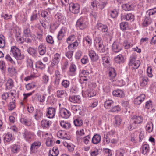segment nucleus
Masks as SVG:
<instances>
[{
    "instance_id": "nucleus-1",
    "label": "nucleus",
    "mask_w": 156,
    "mask_h": 156,
    "mask_svg": "<svg viewBox=\"0 0 156 156\" xmlns=\"http://www.w3.org/2000/svg\"><path fill=\"white\" fill-rule=\"evenodd\" d=\"M156 15V8L150 9L146 12L147 16L145 18L144 20L143 23V26L147 27L152 22L151 19L149 17L151 15Z\"/></svg>"
},
{
    "instance_id": "nucleus-2",
    "label": "nucleus",
    "mask_w": 156,
    "mask_h": 156,
    "mask_svg": "<svg viewBox=\"0 0 156 156\" xmlns=\"http://www.w3.org/2000/svg\"><path fill=\"white\" fill-rule=\"evenodd\" d=\"M11 54L17 59L21 60L24 58L23 54H21L20 50L16 46H12L10 50Z\"/></svg>"
},
{
    "instance_id": "nucleus-3",
    "label": "nucleus",
    "mask_w": 156,
    "mask_h": 156,
    "mask_svg": "<svg viewBox=\"0 0 156 156\" xmlns=\"http://www.w3.org/2000/svg\"><path fill=\"white\" fill-rule=\"evenodd\" d=\"M80 6L77 3H71L69 5V9L70 12L74 14H77L79 12Z\"/></svg>"
},
{
    "instance_id": "nucleus-4",
    "label": "nucleus",
    "mask_w": 156,
    "mask_h": 156,
    "mask_svg": "<svg viewBox=\"0 0 156 156\" xmlns=\"http://www.w3.org/2000/svg\"><path fill=\"white\" fill-rule=\"evenodd\" d=\"M59 113L62 117L64 119L68 118L71 115L70 112L67 109L64 108L61 109Z\"/></svg>"
},
{
    "instance_id": "nucleus-5",
    "label": "nucleus",
    "mask_w": 156,
    "mask_h": 156,
    "mask_svg": "<svg viewBox=\"0 0 156 156\" xmlns=\"http://www.w3.org/2000/svg\"><path fill=\"white\" fill-rule=\"evenodd\" d=\"M56 110L52 107L47 108L46 116L49 118H52L54 117L55 114Z\"/></svg>"
},
{
    "instance_id": "nucleus-6",
    "label": "nucleus",
    "mask_w": 156,
    "mask_h": 156,
    "mask_svg": "<svg viewBox=\"0 0 156 156\" xmlns=\"http://www.w3.org/2000/svg\"><path fill=\"white\" fill-rule=\"evenodd\" d=\"M76 26L81 30L85 29L87 26L85 20L83 18H80L76 22Z\"/></svg>"
},
{
    "instance_id": "nucleus-7",
    "label": "nucleus",
    "mask_w": 156,
    "mask_h": 156,
    "mask_svg": "<svg viewBox=\"0 0 156 156\" xmlns=\"http://www.w3.org/2000/svg\"><path fill=\"white\" fill-rule=\"evenodd\" d=\"M112 49L115 52H118L122 49V45L118 42H114L112 44Z\"/></svg>"
},
{
    "instance_id": "nucleus-8",
    "label": "nucleus",
    "mask_w": 156,
    "mask_h": 156,
    "mask_svg": "<svg viewBox=\"0 0 156 156\" xmlns=\"http://www.w3.org/2000/svg\"><path fill=\"white\" fill-rule=\"evenodd\" d=\"M146 96L144 94H141L139 96L136 98L134 103L135 104L139 105L144 100Z\"/></svg>"
},
{
    "instance_id": "nucleus-9",
    "label": "nucleus",
    "mask_w": 156,
    "mask_h": 156,
    "mask_svg": "<svg viewBox=\"0 0 156 156\" xmlns=\"http://www.w3.org/2000/svg\"><path fill=\"white\" fill-rule=\"evenodd\" d=\"M60 59V55L58 53L55 54L54 56V58L52 59L51 66L53 67L55 65H56L58 64Z\"/></svg>"
},
{
    "instance_id": "nucleus-10",
    "label": "nucleus",
    "mask_w": 156,
    "mask_h": 156,
    "mask_svg": "<svg viewBox=\"0 0 156 156\" xmlns=\"http://www.w3.org/2000/svg\"><path fill=\"white\" fill-rule=\"evenodd\" d=\"M14 139V137L13 136L12 134L9 133L5 134L3 137V141L5 144H7L13 140Z\"/></svg>"
},
{
    "instance_id": "nucleus-11",
    "label": "nucleus",
    "mask_w": 156,
    "mask_h": 156,
    "mask_svg": "<svg viewBox=\"0 0 156 156\" xmlns=\"http://www.w3.org/2000/svg\"><path fill=\"white\" fill-rule=\"evenodd\" d=\"M55 17L58 21L62 24H64L66 22L65 16L60 13H57L55 15Z\"/></svg>"
},
{
    "instance_id": "nucleus-12",
    "label": "nucleus",
    "mask_w": 156,
    "mask_h": 156,
    "mask_svg": "<svg viewBox=\"0 0 156 156\" xmlns=\"http://www.w3.org/2000/svg\"><path fill=\"white\" fill-rule=\"evenodd\" d=\"M89 55L91 60L93 61H97L99 58L98 54H96L95 52L93 50H90L89 51Z\"/></svg>"
},
{
    "instance_id": "nucleus-13",
    "label": "nucleus",
    "mask_w": 156,
    "mask_h": 156,
    "mask_svg": "<svg viewBox=\"0 0 156 156\" xmlns=\"http://www.w3.org/2000/svg\"><path fill=\"white\" fill-rule=\"evenodd\" d=\"M70 101L74 103H79L81 102V97L79 95H73L69 98Z\"/></svg>"
},
{
    "instance_id": "nucleus-14",
    "label": "nucleus",
    "mask_w": 156,
    "mask_h": 156,
    "mask_svg": "<svg viewBox=\"0 0 156 156\" xmlns=\"http://www.w3.org/2000/svg\"><path fill=\"white\" fill-rule=\"evenodd\" d=\"M143 118L141 116L134 115L131 119V121L135 122L137 124L141 123L143 121Z\"/></svg>"
},
{
    "instance_id": "nucleus-15",
    "label": "nucleus",
    "mask_w": 156,
    "mask_h": 156,
    "mask_svg": "<svg viewBox=\"0 0 156 156\" xmlns=\"http://www.w3.org/2000/svg\"><path fill=\"white\" fill-rule=\"evenodd\" d=\"M101 139V137L100 135L98 134L94 135L92 139V142L94 144H97L99 143Z\"/></svg>"
},
{
    "instance_id": "nucleus-16",
    "label": "nucleus",
    "mask_w": 156,
    "mask_h": 156,
    "mask_svg": "<svg viewBox=\"0 0 156 156\" xmlns=\"http://www.w3.org/2000/svg\"><path fill=\"white\" fill-rule=\"evenodd\" d=\"M122 19H124L127 21H130L132 22L134 20V16L131 13L127 14L125 16H121Z\"/></svg>"
},
{
    "instance_id": "nucleus-17",
    "label": "nucleus",
    "mask_w": 156,
    "mask_h": 156,
    "mask_svg": "<svg viewBox=\"0 0 156 156\" xmlns=\"http://www.w3.org/2000/svg\"><path fill=\"white\" fill-rule=\"evenodd\" d=\"M60 124L63 128L66 129H68L71 127V125L69 122L64 120L61 121L60 122Z\"/></svg>"
},
{
    "instance_id": "nucleus-18",
    "label": "nucleus",
    "mask_w": 156,
    "mask_h": 156,
    "mask_svg": "<svg viewBox=\"0 0 156 156\" xmlns=\"http://www.w3.org/2000/svg\"><path fill=\"white\" fill-rule=\"evenodd\" d=\"M112 94L114 96L119 97H123L124 96L123 92L119 89H117L113 91Z\"/></svg>"
},
{
    "instance_id": "nucleus-19",
    "label": "nucleus",
    "mask_w": 156,
    "mask_h": 156,
    "mask_svg": "<svg viewBox=\"0 0 156 156\" xmlns=\"http://www.w3.org/2000/svg\"><path fill=\"white\" fill-rule=\"evenodd\" d=\"M122 7L125 11L133 10L134 9L133 6L129 3L123 4L122 5Z\"/></svg>"
},
{
    "instance_id": "nucleus-20",
    "label": "nucleus",
    "mask_w": 156,
    "mask_h": 156,
    "mask_svg": "<svg viewBox=\"0 0 156 156\" xmlns=\"http://www.w3.org/2000/svg\"><path fill=\"white\" fill-rule=\"evenodd\" d=\"M61 76L60 72L58 70H56L55 74V83L56 85H58L59 83V82L61 79Z\"/></svg>"
},
{
    "instance_id": "nucleus-21",
    "label": "nucleus",
    "mask_w": 156,
    "mask_h": 156,
    "mask_svg": "<svg viewBox=\"0 0 156 156\" xmlns=\"http://www.w3.org/2000/svg\"><path fill=\"white\" fill-rule=\"evenodd\" d=\"M98 28L99 30L102 32H107L108 30L107 26L106 25H104L101 23L98 24Z\"/></svg>"
},
{
    "instance_id": "nucleus-22",
    "label": "nucleus",
    "mask_w": 156,
    "mask_h": 156,
    "mask_svg": "<svg viewBox=\"0 0 156 156\" xmlns=\"http://www.w3.org/2000/svg\"><path fill=\"white\" fill-rule=\"evenodd\" d=\"M51 124V122L44 119L41 122V125L43 128H48Z\"/></svg>"
},
{
    "instance_id": "nucleus-23",
    "label": "nucleus",
    "mask_w": 156,
    "mask_h": 156,
    "mask_svg": "<svg viewBox=\"0 0 156 156\" xmlns=\"http://www.w3.org/2000/svg\"><path fill=\"white\" fill-rule=\"evenodd\" d=\"M59 154V151L58 148L56 147H53L52 151L50 150L49 151V155L51 156H57Z\"/></svg>"
},
{
    "instance_id": "nucleus-24",
    "label": "nucleus",
    "mask_w": 156,
    "mask_h": 156,
    "mask_svg": "<svg viewBox=\"0 0 156 156\" xmlns=\"http://www.w3.org/2000/svg\"><path fill=\"white\" fill-rule=\"evenodd\" d=\"M38 51L41 55H43L46 52V48L44 45L41 44L38 47Z\"/></svg>"
},
{
    "instance_id": "nucleus-25",
    "label": "nucleus",
    "mask_w": 156,
    "mask_h": 156,
    "mask_svg": "<svg viewBox=\"0 0 156 156\" xmlns=\"http://www.w3.org/2000/svg\"><path fill=\"white\" fill-rule=\"evenodd\" d=\"M113 104V101L111 100H106L104 103V106L105 108L107 109H110L111 107Z\"/></svg>"
},
{
    "instance_id": "nucleus-26",
    "label": "nucleus",
    "mask_w": 156,
    "mask_h": 156,
    "mask_svg": "<svg viewBox=\"0 0 156 156\" xmlns=\"http://www.w3.org/2000/svg\"><path fill=\"white\" fill-rule=\"evenodd\" d=\"M8 71L9 75L11 76H15L17 73L15 68L12 66L8 68Z\"/></svg>"
},
{
    "instance_id": "nucleus-27",
    "label": "nucleus",
    "mask_w": 156,
    "mask_h": 156,
    "mask_svg": "<svg viewBox=\"0 0 156 156\" xmlns=\"http://www.w3.org/2000/svg\"><path fill=\"white\" fill-rule=\"evenodd\" d=\"M65 32V28L62 27L59 32L57 36V38L59 40H61L64 37Z\"/></svg>"
},
{
    "instance_id": "nucleus-28",
    "label": "nucleus",
    "mask_w": 156,
    "mask_h": 156,
    "mask_svg": "<svg viewBox=\"0 0 156 156\" xmlns=\"http://www.w3.org/2000/svg\"><path fill=\"white\" fill-rule=\"evenodd\" d=\"M86 92L87 94L88 98L95 96L96 94V92L92 88H89L87 89V91H86Z\"/></svg>"
},
{
    "instance_id": "nucleus-29",
    "label": "nucleus",
    "mask_w": 156,
    "mask_h": 156,
    "mask_svg": "<svg viewBox=\"0 0 156 156\" xmlns=\"http://www.w3.org/2000/svg\"><path fill=\"white\" fill-rule=\"evenodd\" d=\"M115 62L118 63L123 62L124 61V58L122 55L121 54L118 55L114 59Z\"/></svg>"
},
{
    "instance_id": "nucleus-30",
    "label": "nucleus",
    "mask_w": 156,
    "mask_h": 156,
    "mask_svg": "<svg viewBox=\"0 0 156 156\" xmlns=\"http://www.w3.org/2000/svg\"><path fill=\"white\" fill-rule=\"evenodd\" d=\"M116 75V72L115 69L112 67L109 68V76L112 78H114Z\"/></svg>"
},
{
    "instance_id": "nucleus-31",
    "label": "nucleus",
    "mask_w": 156,
    "mask_h": 156,
    "mask_svg": "<svg viewBox=\"0 0 156 156\" xmlns=\"http://www.w3.org/2000/svg\"><path fill=\"white\" fill-rule=\"evenodd\" d=\"M36 66L37 68L43 70L45 67V64L43 63L42 62L40 61H37L36 64Z\"/></svg>"
},
{
    "instance_id": "nucleus-32",
    "label": "nucleus",
    "mask_w": 156,
    "mask_h": 156,
    "mask_svg": "<svg viewBox=\"0 0 156 156\" xmlns=\"http://www.w3.org/2000/svg\"><path fill=\"white\" fill-rule=\"evenodd\" d=\"M36 111V113L34 116L36 119L37 120L42 117L43 115V113L40 109H37Z\"/></svg>"
},
{
    "instance_id": "nucleus-33",
    "label": "nucleus",
    "mask_w": 156,
    "mask_h": 156,
    "mask_svg": "<svg viewBox=\"0 0 156 156\" xmlns=\"http://www.w3.org/2000/svg\"><path fill=\"white\" fill-rule=\"evenodd\" d=\"M115 125L116 126H119L121 123L122 119L119 115H117L115 118Z\"/></svg>"
},
{
    "instance_id": "nucleus-34",
    "label": "nucleus",
    "mask_w": 156,
    "mask_h": 156,
    "mask_svg": "<svg viewBox=\"0 0 156 156\" xmlns=\"http://www.w3.org/2000/svg\"><path fill=\"white\" fill-rule=\"evenodd\" d=\"M153 124L151 122H148L146 127V130L148 132H151L153 130Z\"/></svg>"
},
{
    "instance_id": "nucleus-35",
    "label": "nucleus",
    "mask_w": 156,
    "mask_h": 156,
    "mask_svg": "<svg viewBox=\"0 0 156 156\" xmlns=\"http://www.w3.org/2000/svg\"><path fill=\"white\" fill-rule=\"evenodd\" d=\"M5 37L3 35H0V48H3L5 46Z\"/></svg>"
},
{
    "instance_id": "nucleus-36",
    "label": "nucleus",
    "mask_w": 156,
    "mask_h": 156,
    "mask_svg": "<svg viewBox=\"0 0 156 156\" xmlns=\"http://www.w3.org/2000/svg\"><path fill=\"white\" fill-rule=\"evenodd\" d=\"M28 52L33 56H35L37 55V52L36 49L30 47L27 50Z\"/></svg>"
},
{
    "instance_id": "nucleus-37",
    "label": "nucleus",
    "mask_w": 156,
    "mask_h": 156,
    "mask_svg": "<svg viewBox=\"0 0 156 156\" xmlns=\"http://www.w3.org/2000/svg\"><path fill=\"white\" fill-rule=\"evenodd\" d=\"M138 124L135 122H134L133 121L131 120V123L129 126L128 127V129L129 131L132 130L136 128L138 126Z\"/></svg>"
},
{
    "instance_id": "nucleus-38",
    "label": "nucleus",
    "mask_w": 156,
    "mask_h": 156,
    "mask_svg": "<svg viewBox=\"0 0 156 156\" xmlns=\"http://www.w3.org/2000/svg\"><path fill=\"white\" fill-rule=\"evenodd\" d=\"M90 78L88 76H83L80 77V80L81 83H86L89 80Z\"/></svg>"
},
{
    "instance_id": "nucleus-39",
    "label": "nucleus",
    "mask_w": 156,
    "mask_h": 156,
    "mask_svg": "<svg viewBox=\"0 0 156 156\" xmlns=\"http://www.w3.org/2000/svg\"><path fill=\"white\" fill-rule=\"evenodd\" d=\"M74 124L76 126H80L83 125V121L80 119L78 118L74 120Z\"/></svg>"
},
{
    "instance_id": "nucleus-40",
    "label": "nucleus",
    "mask_w": 156,
    "mask_h": 156,
    "mask_svg": "<svg viewBox=\"0 0 156 156\" xmlns=\"http://www.w3.org/2000/svg\"><path fill=\"white\" fill-rule=\"evenodd\" d=\"M20 147L19 145L14 144L11 147V151L14 153H16L20 149Z\"/></svg>"
},
{
    "instance_id": "nucleus-41",
    "label": "nucleus",
    "mask_w": 156,
    "mask_h": 156,
    "mask_svg": "<svg viewBox=\"0 0 156 156\" xmlns=\"http://www.w3.org/2000/svg\"><path fill=\"white\" fill-rule=\"evenodd\" d=\"M21 122L25 125L27 126H30L31 124L30 121L29 120L22 118L20 120Z\"/></svg>"
},
{
    "instance_id": "nucleus-42",
    "label": "nucleus",
    "mask_w": 156,
    "mask_h": 156,
    "mask_svg": "<svg viewBox=\"0 0 156 156\" xmlns=\"http://www.w3.org/2000/svg\"><path fill=\"white\" fill-rule=\"evenodd\" d=\"M41 145V143L40 141H37L34 142L31 145L30 149L33 150L35 148H37Z\"/></svg>"
},
{
    "instance_id": "nucleus-43",
    "label": "nucleus",
    "mask_w": 156,
    "mask_h": 156,
    "mask_svg": "<svg viewBox=\"0 0 156 156\" xmlns=\"http://www.w3.org/2000/svg\"><path fill=\"white\" fill-rule=\"evenodd\" d=\"M136 60V56L134 55H132L130 58L129 65L130 66H133V63L135 62Z\"/></svg>"
},
{
    "instance_id": "nucleus-44",
    "label": "nucleus",
    "mask_w": 156,
    "mask_h": 156,
    "mask_svg": "<svg viewBox=\"0 0 156 156\" xmlns=\"http://www.w3.org/2000/svg\"><path fill=\"white\" fill-rule=\"evenodd\" d=\"M14 99V98H12V101L10 103L8 106L9 109V110L12 111L13 110L15 107V99Z\"/></svg>"
},
{
    "instance_id": "nucleus-45",
    "label": "nucleus",
    "mask_w": 156,
    "mask_h": 156,
    "mask_svg": "<svg viewBox=\"0 0 156 156\" xmlns=\"http://www.w3.org/2000/svg\"><path fill=\"white\" fill-rule=\"evenodd\" d=\"M98 50L101 53H104L107 51L104 46L102 44H98Z\"/></svg>"
},
{
    "instance_id": "nucleus-46",
    "label": "nucleus",
    "mask_w": 156,
    "mask_h": 156,
    "mask_svg": "<svg viewBox=\"0 0 156 156\" xmlns=\"http://www.w3.org/2000/svg\"><path fill=\"white\" fill-rule=\"evenodd\" d=\"M0 69L3 72H4L6 70L5 64L3 61L0 62Z\"/></svg>"
},
{
    "instance_id": "nucleus-47",
    "label": "nucleus",
    "mask_w": 156,
    "mask_h": 156,
    "mask_svg": "<svg viewBox=\"0 0 156 156\" xmlns=\"http://www.w3.org/2000/svg\"><path fill=\"white\" fill-rule=\"evenodd\" d=\"M120 27L122 30H125L128 27V23L126 22H122L120 23Z\"/></svg>"
},
{
    "instance_id": "nucleus-48",
    "label": "nucleus",
    "mask_w": 156,
    "mask_h": 156,
    "mask_svg": "<svg viewBox=\"0 0 156 156\" xmlns=\"http://www.w3.org/2000/svg\"><path fill=\"white\" fill-rule=\"evenodd\" d=\"M14 82L11 79H9L6 83V87L9 88L14 87Z\"/></svg>"
},
{
    "instance_id": "nucleus-49",
    "label": "nucleus",
    "mask_w": 156,
    "mask_h": 156,
    "mask_svg": "<svg viewBox=\"0 0 156 156\" xmlns=\"http://www.w3.org/2000/svg\"><path fill=\"white\" fill-rule=\"evenodd\" d=\"M69 44V45L68 47V48L69 49H70L71 48H76L77 47L78 45V43L77 41V40H76L72 44L70 43Z\"/></svg>"
},
{
    "instance_id": "nucleus-50",
    "label": "nucleus",
    "mask_w": 156,
    "mask_h": 156,
    "mask_svg": "<svg viewBox=\"0 0 156 156\" xmlns=\"http://www.w3.org/2000/svg\"><path fill=\"white\" fill-rule=\"evenodd\" d=\"M149 147L148 145L145 144L144 145L143 147V154H145L149 151Z\"/></svg>"
},
{
    "instance_id": "nucleus-51",
    "label": "nucleus",
    "mask_w": 156,
    "mask_h": 156,
    "mask_svg": "<svg viewBox=\"0 0 156 156\" xmlns=\"http://www.w3.org/2000/svg\"><path fill=\"white\" fill-rule=\"evenodd\" d=\"M46 40L47 42L50 44H53L54 43V40L52 37L50 35H48L46 37Z\"/></svg>"
},
{
    "instance_id": "nucleus-52",
    "label": "nucleus",
    "mask_w": 156,
    "mask_h": 156,
    "mask_svg": "<svg viewBox=\"0 0 156 156\" xmlns=\"http://www.w3.org/2000/svg\"><path fill=\"white\" fill-rule=\"evenodd\" d=\"M140 64V61L139 60H137L135 62L133 63V68L135 69L138 68Z\"/></svg>"
},
{
    "instance_id": "nucleus-53",
    "label": "nucleus",
    "mask_w": 156,
    "mask_h": 156,
    "mask_svg": "<svg viewBox=\"0 0 156 156\" xmlns=\"http://www.w3.org/2000/svg\"><path fill=\"white\" fill-rule=\"evenodd\" d=\"M39 15V13H33L30 17V20L32 21L34 20H37L38 18V16Z\"/></svg>"
},
{
    "instance_id": "nucleus-54",
    "label": "nucleus",
    "mask_w": 156,
    "mask_h": 156,
    "mask_svg": "<svg viewBox=\"0 0 156 156\" xmlns=\"http://www.w3.org/2000/svg\"><path fill=\"white\" fill-rule=\"evenodd\" d=\"M142 82L140 83L141 86L144 87L147 83L148 79L147 77H145L143 78Z\"/></svg>"
},
{
    "instance_id": "nucleus-55",
    "label": "nucleus",
    "mask_w": 156,
    "mask_h": 156,
    "mask_svg": "<svg viewBox=\"0 0 156 156\" xmlns=\"http://www.w3.org/2000/svg\"><path fill=\"white\" fill-rule=\"evenodd\" d=\"M24 33L26 37H28L31 35L30 30L29 28H27L24 30Z\"/></svg>"
},
{
    "instance_id": "nucleus-56",
    "label": "nucleus",
    "mask_w": 156,
    "mask_h": 156,
    "mask_svg": "<svg viewBox=\"0 0 156 156\" xmlns=\"http://www.w3.org/2000/svg\"><path fill=\"white\" fill-rule=\"evenodd\" d=\"M120 110V108L118 106H115L113 107L110 109V111L112 112L119 111Z\"/></svg>"
},
{
    "instance_id": "nucleus-57",
    "label": "nucleus",
    "mask_w": 156,
    "mask_h": 156,
    "mask_svg": "<svg viewBox=\"0 0 156 156\" xmlns=\"http://www.w3.org/2000/svg\"><path fill=\"white\" fill-rule=\"evenodd\" d=\"M110 60V58L108 56H105L102 57V60L104 64L105 63L108 64L109 63V61Z\"/></svg>"
},
{
    "instance_id": "nucleus-58",
    "label": "nucleus",
    "mask_w": 156,
    "mask_h": 156,
    "mask_svg": "<svg viewBox=\"0 0 156 156\" xmlns=\"http://www.w3.org/2000/svg\"><path fill=\"white\" fill-rule=\"evenodd\" d=\"M82 63L83 64H85L88 63L89 60L88 57L86 56H84L81 60Z\"/></svg>"
},
{
    "instance_id": "nucleus-59",
    "label": "nucleus",
    "mask_w": 156,
    "mask_h": 156,
    "mask_svg": "<svg viewBox=\"0 0 156 156\" xmlns=\"http://www.w3.org/2000/svg\"><path fill=\"white\" fill-rule=\"evenodd\" d=\"M29 132L27 130L25 129L23 133V136L24 138L26 139L30 138V136H29Z\"/></svg>"
},
{
    "instance_id": "nucleus-60",
    "label": "nucleus",
    "mask_w": 156,
    "mask_h": 156,
    "mask_svg": "<svg viewBox=\"0 0 156 156\" xmlns=\"http://www.w3.org/2000/svg\"><path fill=\"white\" fill-rule=\"evenodd\" d=\"M73 51H70L67 52L66 53V55L69 59L71 61L72 60V56L73 55Z\"/></svg>"
},
{
    "instance_id": "nucleus-61",
    "label": "nucleus",
    "mask_w": 156,
    "mask_h": 156,
    "mask_svg": "<svg viewBox=\"0 0 156 156\" xmlns=\"http://www.w3.org/2000/svg\"><path fill=\"white\" fill-rule=\"evenodd\" d=\"M110 138L108 136H107V135L106 134H104V141L105 142V143L106 144H108L110 142Z\"/></svg>"
},
{
    "instance_id": "nucleus-62",
    "label": "nucleus",
    "mask_w": 156,
    "mask_h": 156,
    "mask_svg": "<svg viewBox=\"0 0 156 156\" xmlns=\"http://www.w3.org/2000/svg\"><path fill=\"white\" fill-rule=\"evenodd\" d=\"M75 36L73 35H72L67 38L66 41L67 43L70 44L71 43L70 41H73L75 40Z\"/></svg>"
},
{
    "instance_id": "nucleus-63",
    "label": "nucleus",
    "mask_w": 156,
    "mask_h": 156,
    "mask_svg": "<svg viewBox=\"0 0 156 156\" xmlns=\"http://www.w3.org/2000/svg\"><path fill=\"white\" fill-rule=\"evenodd\" d=\"M46 144L47 146H51L52 145L53 141L51 138L49 137L46 140Z\"/></svg>"
},
{
    "instance_id": "nucleus-64",
    "label": "nucleus",
    "mask_w": 156,
    "mask_h": 156,
    "mask_svg": "<svg viewBox=\"0 0 156 156\" xmlns=\"http://www.w3.org/2000/svg\"><path fill=\"white\" fill-rule=\"evenodd\" d=\"M90 138V136L88 135L85 136H84L83 138V141L84 143L86 144H88L89 139Z\"/></svg>"
}]
</instances>
